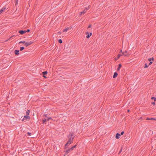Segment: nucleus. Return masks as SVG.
Here are the masks:
<instances>
[{"label":"nucleus","mask_w":156,"mask_h":156,"mask_svg":"<svg viewBox=\"0 0 156 156\" xmlns=\"http://www.w3.org/2000/svg\"><path fill=\"white\" fill-rule=\"evenodd\" d=\"M25 43V41H21L19 42V43Z\"/></svg>","instance_id":"obj_26"},{"label":"nucleus","mask_w":156,"mask_h":156,"mask_svg":"<svg viewBox=\"0 0 156 156\" xmlns=\"http://www.w3.org/2000/svg\"><path fill=\"white\" fill-rule=\"evenodd\" d=\"M30 112V111L29 110H27L26 112V114L27 115H29Z\"/></svg>","instance_id":"obj_14"},{"label":"nucleus","mask_w":156,"mask_h":156,"mask_svg":"<svg viewBox=\"0 0 156 156\" xmlns=\"http://www.w3.org/2000/svg\"><path fill=\"white\" fill-rule=\"evenodd\" d=\"M122 55H121V54H119L117 56V57H118V58H119L120 57L122 56Z\"/></svg>","instance_id":"obj_23"},{"label":"nucleus","mask_w":156,"mask_h":156,"mask_svg":"<svg viewBox=\"0 0 156 156\" xmlns=\"http://www.w3.org/2000/svg\"><path fill=\"white\" fill-rule=\"evenodd\" d=\"M47 119H43V123L44 124L46 122Z\"/></svg>","instance_id":"obj_18"},{"label":"nucleus","mask_w":156,"mask_h":156,"mask_svg":"<svg viewBox=\"0 0 156 156\" xmlns=\"http://www.w3.org/2000/svg\"><path fill=\"white\" fill-rule=\"evenodd\" d=\"M27 32H29L30 31V30L29 29H28L27 31Z\"/></svg>","instance_id":"obj_32"},{"label":"nucleus","mask_w":156,"mask_h":156,"mask_svg":"<svg viewBox=\"0 0 156 156\" xmlns=\"http://www.w3.org/2000/svg\"><path fill=\"white\" fill-rule=\"evenodd\" d=\"M42 74L44 75H46L47 74V72L46 71H44V72H42Z\"/></svg>","instance_id":"obj_17"},{"label":"nucleus","mask_w":156,"mask_h":156,"mask_svg":"<svg viewBox=\"0 0 156 156\" xmlns=\"http://www.w3.org/2000/svg\"><path fill=\"white\" fill-rule=\"evenodd\" d=\"M124 133V131H122V132H121V134H121V135H123Z\"/></svg>","instance_id":"obj_31"},{"label":"nucleus","mask_w":156,"mask_h":156,"mask_svg":"<svg viewBox=\"0 0 156 156\" xmlns=\"http://www.w3.org/2000/svg\"><path fill=\"white\" fill-rule=\"evenodd\" d=\"M91 27V25H90L88 26V28H90Z\"/></svg>","instance_id":"obj_36"},{"label":"nucleus","mask_w":156,"mask_h":156,"mask_svg":"<svg viewBox=\"0 0 156 156\" xmlns=\"http://www.w3.org/2000/svg\"><path fill=\"white\" fill-rule=\"evenodd\" d=\"M3 12V10H0V14L2 13Z\"/></svg>","instance_id":"obj_30"},{"label":"nucleus","mask_w":156,"mask_h":156,"mask_svg":"<svg viewBox=\"0 0 156 156\" xmlns=\"http://www.w3.org/2000/svg\"><path fill=\"white\" fill-rule=\"evenodd\" d=\"M147 120H156V119L153 118H147L146 119Z\"/></svg>","instance_id":"obj_7"},{"label":"nucleus","mask_w":156,"mask_h":156,"mask_svg":"<svg viewBox=\"0 0 156 156\" xmlns=\"http://www.w3.org/2000/svg\"><path fill=\"white\" fill-rule=\"evenodd\" d=\"M121 134L119 133H117L115 135V138L116 139H119L120 137V136Z\"/></svg>","instance_id":"obj_5"},{"label":"nucleus","mask_w":156,"mask_h":156,"mask_svg":"<svg viewBox=\"0 0 156 156\" xmlns=\"http://www.w3.org/2000/svg\"><path fill=\"white\" fill-rule=\"evenodd\" d=\"M86 12V10L84 9L83 11L81 12L80 15H81L83 14H84V13H85Z\"/></svg>","instance_id":"obj_9"},{"label":"nucleus","mask_w":156,"mask_h":156,"mask_svg":"<svg viewBox=\"0 0 156 156\" xmlns=\"http://www.w3.org/2000/svg\"><path fill=\"white\" fill-rule=\"evenodd\" d=\"M148 67V66L146 63L145 64L144 68H146Z\"/></svg>","instance_id":"obj_25"},{"label":"nucleus","mask_w":156,"mask_h":156,"mask_svg":"<svg viewBox=\"0 0 156 156\" xmlns=\"http://www.w3.org/2000/svg\"><path fill=\"white\" fill-rule=\"evenodd\" d=\"M151 99L154 100L155 101H156V98L154 97H152L151 98Z\"/></svg>","instance_id":"obj_21"},{"label":"nucleus","mask_w":156,"mask_h":156,"mask_svg":"<svg viewBox=\"0 0 156 156\" xmlns=\"http://www.w3.org/2000/svg\"><path fill=\"white\" fill-rule=\"evenodd\" d=\"M76 146L75 145V146H73L72 147L74 149V148H75L76 147Z\"/></svg>","instance_id":"obj_37"},{"label":"nucleus","mask_w":156,"mask_h":156,"mask_svg":"<svg viewBox=\"0 0 156 156\" xmlns=\"http://www.w3.org/2000/svg\"><path fill=\"white\" fill-rule=\"evenodd\" d=\"M70 151H72L73 149V147H71V148H69V149Z\"/></svg>","instance_id":"obj_29"},{"label":"nucleus","mask_w":156,"mask_h":156,"mask_svg":"<svg viewBox=\"0 0 156 156\" xmlns=\"http://www.w3.org/2000/svg\"><path fill=\"white\" fill-rule=\"evenodd\" d=\"M27 32L26 30H20L19 31V33L21 34H23Z\"/></svg>","instance_id":"obj_4"},{"label":"nucleus","mask_w":156,"mask_h":156,"mask_svg":"<svg viewBox=\"0 0 156 156\" xmlns=\"http://www.w3.org/2000/svg\"><path fill=\"white\" fill-rule=\"evenodd\" d=\"M72 141L71 140H69L67 141V143L65 145V148H66L68 147V144H70L72 143Z\"/></svg>","instance_id":"obj_3"},{"label":"nucleus","mask_w":156,"mask_h":156,"mask_svg":"<svg viewBox=\"0 0 156 156\" xmlns=\"http://www.w3.org/2000/svg\"><path fill=\"white\" fill-rule=\"evenodd\" d=\"M58 41L60 43H62V41L61 39H59L58 40Z\"/></svg>","instance_id":"obj_20"},{"label":"nucleus","mask_w":156,"mask_h":156,"mask_svg":"<svg viewBox=\"0 0 156 156\" xmlns=\"http://www.w3.org/2000/svg\"><path fill=\"white\" fill-rule=\"evenodd\" d=\"M128 112H129V110H128Z\"/></svg>","instance_id":"obj_40"},{"label":"nucleus","mask_w":156,"mask_h":156,"mask_svg":"<svg viewBox=\"0 0 156 156\" xmlns=\"http://www.w3.org/2000/svg\"><path fill=\"white\" fill-rule=\"evenodd\" d=\"M73 136V134H71V137H70V139H69L70 140H71L72 141L74 139V137H72V136Z\"/></svg>","instance_id":"obj_11"},{"label":"nucleus","mask_w":156,"mask_h":156,"mask_svg":"<svg viewBox=\"0 0 156 156\" xmlns=\"http://www.w3.org/2000/svg\"><path fill=\"white\" fill-rule=\"evenodd\" d=\"M122 66V65L121 64H119V67L117 68V70L119 71L120 70V68Z\"/></svg>","instance_id":"obj_10"},{"label":"nucleus","mask_w":156,"mask_h":156,"mask_svg":"<svg viewBox=\"0 0 156 156\" xmlns=\"http://www.w3.org/2000/svg\"><path fill=\"white\" fill-rule=\"evenodd\" d=\"M19 51L18 50H16L14 51V53L16 55H18L19 54Z\"/></svg>","instance_id":"obj_6"},{"label":"nucleus","mask_w":156,"mask_h":156,"mask_svg":"<svg viewBox=\"0 0 156 156\" xmlns=\"http://www.w3.org/2000/svg\"><path fill=\"white\" fill-rule=\"evenodd\" d=\"M24 49V47H21L20 48V50L22 51Z\"/></svg>","instance_id":"obj_19"},{"label":"nucleus","mask_w":156,"mask_h":156,"mask_svg":"<svg viewBox=\"0 0 156 156\" xmlns=\"http://www.w3.org/2000/svg\"><path fill=\"white\" fill-rule=\"evenodd\" d=\"M154 59V58H150L148 59V60L149 61H151V60H153Z\"/></svg>","instance_id":"obj_22"},{"label":"nucleus","mask_w":156,"mask_h":156,"mask_svg":"<svg viewBox=\"0 0 156 156\" xmlns=\"http://www.w3.org/2000/svg\"><path fill=\"white\" fill-rule=\"evenodd\" d=\"M120 51H121V52H122V50H121Z\"/></svg>","instance_id":"obj_41"},{"label":"nucleus","mask_w":156,"mask_h":156,"mask_svg":"<svg viewBox=\"0 0 156 156\" xmlns=\"http://www.w3.org/2000/svg\"><path fill=\"white\" fill-rule=\"evenodd\" d=\"M152 62H150L149 63V65H151L152 64Z\"/></svg>","instance_id":"obj_33"},{"label":"nucleus","mask_w":156,"mask_h":156,"mask_svg":"<svg viewBox=\"0 0 156 156\" xmlns=\"http://www.w3.org/2000/svg\"><path fill=\"white\" fill-rule=\"evenodd\" d=\"M6 9V8L5 7H3L1 10H3V11H5V10Z\"/></svg>","instance_id":"obj_27"},{"label":"nucleus","mask_w":156,"mask_h":156,"mask_svg":"<svg viewBox=\"0 0 156 156\" xmlns=\"http://www.w3.org/2000/svg\"><path fill=\"white\" fill-rule=\"evenodd\" d=\"M87 35L86 36V37L87 38H89V37H90V36L89 34V33L88 32H87Z\"/></svg>","instance_id":"obj_12"},{"label":"nucleus","mask_w":156,"mask_h":156,"mask_svg":"<svg viewBox=\"0 0 156 156\" xmlns=\"http://www.w3.org/2000/svg\"><path fill=\"white\" fill-rule=\"evenodd\" d=\"M71 151H70L69 149H68V150H67L66 152H65V153H66V154H67L68 153H69Z\"/></svg>","instance_id":"obj_15"},{"label":"nucleus","mask_w":156,"mask_h":156,"mask_svg":"<svg viewBox=\"0 0 156 156\" xmlns=\"http://www.w3.org/2000/svg\"><path fill=\"white\" fill-rule=\"evenodd\" d=\"M122 151V150H121L120 151H119V153H120L121 151Z\"/></svg>","instance_id":"obj_39"},{"label":"nucleus","mask_w":156,"mask_h":156,"mask_svg":"<svg viewBox=\"0 0 156 156\" xmlns=\"http://www.w3.org/2000/svg\"><path fill=\"white\" fill-rule=\"evenodd\" d=\"M51 119V118H49L47 119V120L49 121L50 119Z\"/></svg>","instance_id":"obj_35"},{"label":"nucleus","mask_w":156,"mask_h":156,"mask_svg":"<svg viewBox=\"0 0 156 156\" xmlns=\"http://www.w3.org/2000/svg\"><path fill=\"white\" fill-rule=\"evenodd\" d=\"M32 43V42L31 41H30L29 42H27L25 43L24 45L26 47H27L28 46L31 44Z\"/></svg>","instance_id":"obj_2"},{"label":"nucleus","mask_w":156,"mask_h":156,"mask_svg":"<svg viewBox=\"0 0 156 156\" xmlns=\"http://www.w3.org/2000/svg\"><path fill=\"white\" fill-rule=\"evenodd\" d=\"M89 34L90 35V36H91L92 35V33H90V34Z\"/></svg>","instance_id":"obj_38"},{"label":"nucleus","mask_w":156,"mask_h":156,"mask_svg":"<svg viewBox=\"0 0 156 156\" xmlns=\"http://www.w3.org/2000/svg\"><path fill=\"white\" fill-rule=\"evenodd\" d=\"M90 8V7H89V6L88 7H86V8H85V9L86 10H88Z\"/></svg>","instance_id":"obj_28"},{"label":"nucleus","mask_w":156,"mask_h":156,"mask_svg":"<svg viewBox=\"0 0 156 156\" xmlns=\"http://www.w3.org/2000/svg\"><path fill=\"white\" fill-rule=\"evenodd\" d=\"M30 118V117L29 116L27 115H25L22 120L23 121H26L27 119H29Z\"/></svg>","instance_id":"obj_1"},{"label":"nucleus","mask_w":156,"mask_h":156,"mask_svg":"<svg viewBox=\"0 0 156 156\" xmlns=\"http://www.w3.org/2000/svg\"><path fill=\"white\" fill-rule=\"evenodd\" d=\"M70 29L69 27L66 28L65 29H64L63 30L64 32H66L69 29Z\"/></svg>","instance_id":"obj_13"},{"label":"nucleus","mask_w":156,"mask_h":156,"mask_svg":"<svg viewBox=\"0 0 156 156\" xmlns=\"http://www.w3.org/2000/svg\"><path fill=\"white\" fill-rule=\"evenodd\" d=\"M27 134L29 136H30L31 135V133H30L29 132H28L27 133Z\"/></svg>","instance_id":"obj_24"},{"label":"nucleus","mask_w":156,"mask_h":156,"mask_svg":"<svg viewBox=\"0 0 156 156\" xmlns=\"http://www.w3.org/2000/svg\"><path fill=\"white\" fill-rule=\"evenodd\" d=\"M118 75V73L116 72H115L113 76V78H116Z\"/></svg>","instance_id":"obj_8"},{"label":"nucleus","mask_w":156,"mask_h":156,"mask_svg":"<svg viewBox=\"0 0 156 156\" xmlns=\"http://www.w3.org/2000/svg\"><path fill=\"white\" fill-rule=\"evenodd\" d=\"M127 51H125V52H123L122 53V55H124V56H126V53H127Z\"/></svg>","instance_id":"obj_16"},{"label":"nucleus","mask_w":156,"mask_h":156,"mask_svg":"<svg viewBox=\"0 0 156 156\" xmlns=\"http://www.w3.org/2000/svg\"><path fill=\"white\" fill-rule=\"evenodd\" d=\"M152 104L154 105H155V102H152Z\"/></svg>","instance_id":"obj_34"}]
</instances>
